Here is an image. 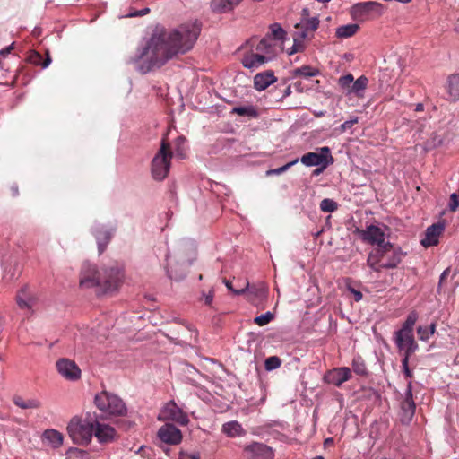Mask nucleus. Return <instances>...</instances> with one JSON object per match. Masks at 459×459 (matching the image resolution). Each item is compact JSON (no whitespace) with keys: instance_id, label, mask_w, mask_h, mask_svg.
Segmentation results:
<instances>
[{"instance_id":"obj_1","label":"nucleus","mask_w":459,"mask_h":459,"mask_svg":"<svg viewBox=\"0 0 459 459\" xmlns=\"http://www.w3.org/2000/svg\"><path fill=\"white\" fill-rule=\"evenodd\" d=\"M200 32L201 24L197 21L182 23L169 30L156 26L148 46L145 47L147 69L159 68L174 56L190 51Z\"/></svg>"},{"instance_id":"obj_2","label":"nucleus","mask_w":459,"mask_h":459,"mask_svg":"<svg viewBox=\"0 0 459 459\" xmlns=\"http://www.w3.org/2000/svg\"><path fill=\"white\" fill-rule=\"evenodd\" d=\"M403 256L401 248L387 241L385 245L375 247L370 251L367 264L373 271L380 273L383 269L397 267L402 262Z\"/></svg>"},{"instance_id":"obj_3","label":"nucleus","mask_w":459,"mask_h":459,"mask_svg":"<svg viewBox=\"0 0 459 459\" xmlns=\"http://www.w3.org/2000/svg\"><path fill=\"white\" fill-rule=\"evenodd\" d=\"M276 56V44L272 42L270 37L263 38L249 51L243 54L241 63L244 67L255 70L269 62Z\"/></svg>"},{"instance_id":"obj_4","label":"nucleus","mask_w":459,"mask_h":459,"mask_svg":"<svg viewBox=\"0 0 459 459\" xmlns=\"http://www.w3.org/2000/svg\"><path fill=\"white\" fill-rule=\"evenodd\" d=\"M418 319L416 311H411L407 316L401 329L394 332V342L399 351L403 355L411 356L418 349V344L414 338L413 329Z\"/></svg>"},{"instance_id":"obj_5","label":"nucleus","mask_w":459,"mask_h":459,"mask_svg":"<svg viewBox=\"0 0 459 459\" xmlns=\"http://www.w3.org/2000/svg\"><path fill=\"white\" fill-rule=\"evenodd\" d=\"M319 20L317 17L309 18V12L307 9H303L302 19L300 22L297 23L293 31V46L288 52L289 55H293L301 52L305 49L304 41L311 39L314 37V32L317 30Z\"/></svg>"},{"instance_id":"obj_6","label":"nucleus","mask_w":459,"mask_h":459,"mask_svg":"<svg viewBox=\"0 0 459 459\" xmlns=\"http://www.w3.org/2000/svg\"><path fill=\"white\" fill-rule=\"evenodd\" d=\"M96 422L89 413L84 418L74 417L67 426L68 434L74 443L88 445L95 432Z\"/></svg>"},{"instance_id":"obj_7","label":"nucleus","mask_w":459,"mask_h":459,"mask_svg":"<svg viewBox=\"0 0 459 459\" xmlns=\"http://www.w3.org/2000/svg\"><path fill=\"white\" fill-rule=\"evenodd\" d=\"M173 152L170 143L163 138L160 146L151 162V176L156 181L164 180L170 169Z\"/></svg>"},{"instance_id":"obj_8","label":"nucleus","mask_w":459,"mask_h":459,"mask_svg":"<svg viewBox=\"0 0 459 459\" xmlns=\"http://www.w3.org/2000/svg\"><path fill=\"white\" fill-rule=\"evenodd\" d=\"M125 279L123 267L117 262L103 266L100 269L99 290L102 293L117 291Z\"/></svg>"},{"instance_id":"obj_9","label":"nucleus","mask_w":459,"mask_h":459,"mask_svg":"<svg viewBox=\"0 0 459 459\" xmlns=\"http://www.w3.org/2000/svg\"><path fill=\"white\" fill-rule=\"evenodd\" d=\"M96 407L108 416H122L126 412V406L117 394L102 391L94 398Z\"/></svg>"},{"instance_id":"obj_10","label":"nucleus","mask_w":459,"mask_h":459,"mask_svg":"<svg viewBox=\"0 0 459 459\" xmlns=\"http://www.w3.org/2000/svg\"><path fill=\"white\" fill-rule=\"evenodd\" d=\"M385 5L376 1L357 3L351 6V15L353 20L364 22L374 20L383 15Z\"/></svg>"},{"instance_id":"obj_11","label":"nucleus","mask_w":459,"mask_h":459,"mask_svg":"<svg viewBox=\"0 0 459 459\" xmlns=\"http://www.w3.org/2000/svg\"><path fill=\"white\" fill-rule=\"evenodd\" d=\"M389 229L383 226L377 225H368L365 230H359L357 228L354 230V233L359 236V238L367 244H370L372 246H376V247H379L382 245H385L387 241H385V238L387 236V231Z\"/></svg>"},{"instance_id":"obj_12","label":"nucleus","mask_w":459,"mask_h":459,"mask_svg":"<svg viewBox=\"0 0 459 459\" xmlns=\"http://www.w3.org/2000/svg\"><path fill=\"white\" fill-rule=\"evenodd\" d=\"M158 419L160 420H173L180 425L186 426L189 422L188 416L177 405L174 401H170L162 408Z\"/></svg>"},{"instance_id":"obj_13","label":"nucleus","mask_w":459,"mask_h":459,"mask_svg":"<svg viewBox=\"0 0 459 459\" xmlns=\"http://www.w3.org/2000/svg\"><path fill=\"white\" fill-rule=\"evenodd\" d=\"M188 266L189 263L181 261L180 257L171 255H167V274L171 280H182L186 274Z\"/></svg>"},{"instance_id":"obj_14","label":"nucleus","mask_w":459,"mask_h":459,"mask_svg":"<svg viewBox=\"0 0 459 459\" xmlns=\"http://www.w3.org/2000/svg\"><path fill=\"white\" fill-rule=\"evenodd\" d=\"M57 372L66 380L76 381L81 377V369L77 364L69 359L62 358L56 360Z\"/></svg>"},{"instance_id":"obj_15","label":"nucleus","mask_w":459,"mask_h":459,"mask_svg":"<svg viewBox=\"0 0 459 459\" xmlns=\"http://www.w3.org/2000/svg\"><path fill=\"white\" fill-rule=\"evenodd\" d=\"M416 410V404L413 401L412 396V385L411 381H409L407 384V388L405 391V396L403 402L401 403V420L404 424H408L411 421Z\"/></svg>"},{"instance_id":"obj_16","label":"nucleus","mask_w":459,"mask_h":459,"mask_svg":"<svg viewBox=\"0 0 459 459\" xmlns=\"http://www.w3.org/2000/svg\"><path fill=\"white\" fill-rule=\"evenodd\" d=\"M247 459H273V450L264 443L253 442L244 448Z\"/></svg>"},{"instance_id":"obj_17","label":"nucleus","mask_w":459,"mask_h":459,"mask_svg":"<svg viewBox=\"0 0 459 459\" xmlns=\"http://www.w3.org/2000/svg\"><path fill=\"white\" fill-rule=\"evenodd\" d=\"M351 377V370L347 367L334 368L326 371L323 381L335 386H341Z\"/></svg>"},{"instance_id":"obj_18","label":"nucleus","mask_w":459,"mask_h":459,"mask_svg":"<svg viewBox=\"0 0 459 459\" xmlns=\"http://www.w3.org/2000/svg\"><path fill=\"white\" fill-rule=\"evenodd\" d=\"M100 271H98L93 265L84 264L80 277V285L83 288H99Z\"/></svg>"},{"instance_id":"obj_19","label":"nucleus","mask_w":459,"mask_h":459,"mask_svg":"<svg viewBox=\"0 0 459 459\" xmlns=\"http://www.w3.org/2000/svg\"><path fill=\"white\" fill-rule=\"evenodd\" d=\"M159 438L169 445H178L182 441V433L172 424H165L158 431Z\"/></svg>"},{"instance_id":"obj_20","label":"nucleus","mask_w":459,"mask_h":459,"mask_svg":"<svg viewBox=\"0 0 459 459\" xmlns=\"http://www.w3.org/2000/svg\"><path fill=\"white\" fill-rule=\"evenodd\" d=\"M114 231L115 229L107 228L104 225H99L94 228L92 233L95 236L100 254H102L106 250L108 243L110 242L113 237Z\"/></svg>"},{"instance_id":"obj_21","label":"nucleus","mask_w":459,"mask_h":459,"mask_svg":"<svg viewBox=\"0 0 459 459\" xmlns=\"http://www.w3.org/2000/svg\"><path fill=\"white\" fill-rule=\"evenodd\" d=\"M445 230L444 223L437 222L428 227L425 231V237L421 239L420 243L423 247H429L437 246L438 244L439 237Z\"/></svg>"},{"instance_id":"obj_22","label":"nucleus","mask_w":459,"mask_h":459,"mask_svg":"<svg viewBox=\"0 0 459 459\" xmlns=\"http://www.w3.org/2000/svg\"><path fill=\"white\" fill-rule=\"evenodd\" d=\"M331 155L330 149L328 147H322L320 152H307L305 153L301 158L300 161L305 166H319L322 163H325V160H329Z\"/></svg>"},{"instance_id":"obj_23","label":"nucleus","mask_w":459,"mask_h":459,"mask_svg":"<svg viewBox=\"0 0 459 459\" xmlns=\"http://www.w3.org/2000/svg\"><path fill=\"white\" fill-rule=\"evenodd\" d=\"M243 288L245 289V293L248 300L255 305L261 302L267 295V288L264 283L251 286L246 283Z\"/></svg>"},{"instance_id":"obj_24","label":"nucleus","mask_w":459,"mask_h":459,"mask_svg":"<svg viewBox=\"0 0 459 459\" xmlns=\"http://www.w3.org/2000/svg\"><path fill=\"white\" fill-rule=\"evenodd\" d=\"M277 78L272 70H267L262 73H258L254 77V88L258 91H264L268 88L271 84L274 83Z\"/></svg>"},{"instance_id":"obj_25","label":"nucleus","mask_w":459,"mask_h":459,"mask_svg":"<svg viewBox=\"0 0 459 459\" xmlns=\"http://www.w3.org/2000/svg\"><path fill=\"white\" fill-rule=\"evenodd\" d=\"M116 431L114 428L96 422L94 435L100 443L109 442L114 438Z\"/></svg>"},{"instance_id":"obj_26","label":"nucleus","mask_w":459,"mask_h":459,"mask_svg":"<svg viewBox=\"0 0 459 459\" xmlns=\"http://www.w3.org/2000/svg\"><path fill=\"white\" fill-rule=\"evenodd\" d=\"M221 432L228 437H243L246 435V430L237 420L224 423L221 427Z\"/></svg>"},{"instance_id":"obj_27","label":"nucleus","mask_w":459,"mask_h":459,"mask_svg":"<svg viewBox=\"0 0 459 459\" xmlns=\"http://www.w3.org/2000/svg\"><path fill=\"white\" fill-rule=\"evenodd\" d=\"M16 301L20 308L30 309L35 303V299L28 292V288H22L16 296Z\"/></svg>"},{"instance_id":"obj_28","label":"nucleus","mask_w":459,"mask_h":459,"mask_svg":"<svg viewBox=\"0 0 459 459\" xmlns=\"http://www.w3.org/2000/svg\"><path fill=\"white\" fill-rule=\"evenodd\" d=\"M43 438L46 439L53 448H58L63 444V435L56 429H47L43 433Z\"/></svg>"},{"instance_id":"obj_29","label":"nucleus","mask_w":459,"mask_h":459,"mask_svg":"<svg viewBox=\"0 0 459 459\" xmlns=\"http://www.w3.org/2000/svg\"><path fill=\"white\" fill-rule=\"evenodd\" d=\"M13 403L22 409H39L41 406L39 400L36 398L24 400L20 395H15L13 398Z\"/></svg>"},{"instance_id":"obj_30","label":"nucleus","mask_w":459,"mask_h":459,"mask_svg":"<svg viewBox=\"0 0 459 459\" xmlns=\"http://www.w3.org/2000/svg\"><path fill=\"white\" fill-rule=\"evenodd\" d=\"M368 80L364 75L359 77L356 81L353 80L351 89H349V93H353L357 97H362L363 92L368 86Z\"/></svg>"},{"instance_id":"obj_31","label":"nucleus","mask_w":459,"mask_h":459,"mask_svg":"<svg viewBox=\"0 0 459 459\" xmlns=\"http://www.w3.org/2000/svg\"><path fill=\"white\" fill-rule=\"evenodd\" d=\"M447 92L452 100L459 99V74H453L448 78Z\"/></svg>"},{"instance_id":"obj_32","label":"nucleus","mask_w":459,"mask_h":459,"mask_svg":"<svg viewBox=\"0 0 459 459\" xmlns=\"http://www.w3.org/2000/svg\"><path fill=\"white\" fill-rule=\"evenodd\" d=\"M285 36L284 30L281 27L280 24L274 23L271 25L270 27V34L266 35L265 37H270L272 39V42L276 44V53L278 52V49L281 48L279 46L278 41L282 39Z\"/></svg>"},{"instance_id":"obj_33","label":"nucleus","mask_w":459,"mask_h":459,"mask_svg":"<svg viewBox=\"0 0 459 459\" xmlns=\"http://www.w3.org/2000/svg\"><path fill=\"white\" fill-rule=\"evenodd\" d=\"M174 152L179 159L186 157V138L183 135L178 136L173 143Z\"/></svg>"},{"instance_id":"obj_34","label":"nucleus","mask_w":459,"mask_h":459,"mask_svg":"<svg viewBox=\"0 0 459 459\" xmlns=\"http://www.w3.org/2000/svg\"><path fill=\"white\" fill-rule=\"evenodd\" d=\"M359 26L355 23L343 25V26L339 27L336 30V36L338 38H342V39L349 38V37L355 35L357 33V31L359 30Z\"/></svg>"},{"instance_id":"obj_35","label":"nucleus","mask_w":459,"mask_h":459,"mask_svg":"<svg viewBox=\"0 0 459 459\" xmlns=\"http://www.w3.org/2000/svg\"><path fill=\"white\" fill-rule=\"evenodd\" d=\"M211 6L213 11L218 13H226L235 7L230 0H212Z\"/></svg>"},{"instance_id":"obj_36","label":"nucleus","mask_w":459,"mask_h":459,"mask_svg":"<svg viewBox=\"0 0 459 459\" xmlns=\"http://www.w3.org/2000/svg\"><path fill=\"white\" fill-rule=\"evenodd\" d=\"M29 61L33 65H41L43 68H46L51 63V58L48 54L47 58L43 60L42 56L39 52L33 51L29 56Z\"/></svg>"},{"instance_id":"obj_37","label":"nucleus","mask_w":459,"mask_h":459,"mask_svg":"<svg viewBox=\"0 0 459 459\" xmlns=\"http://www.w3.org/2000/svg\"><path fill=\"white\" fill-rule=\"evenodd\" d=\"M352 370L359 376H366L368 374L367 366L361 357L353 359Z\"/></svg>"},{"instance_id":"obj_38","label":"nucleus","mask_w":459,"mask_h":459,"mask_svg":"<svg viewBox=\"0 0 459 459\" xmlns=\"http://www.w3.org/2000/svg\"><path fill=\"white\" fill-rule=\"evenodd\" d=\"M233 113L250 117H258V112L253 106L236 107L233 108Z\"/></svg>"},{"instance_id":"obj_39","label":"nucleus","mask_w":459,"mask_h":459,"mask_svg":"<svg viewBox=\"0 0 459 459\" xmlns=\"http://www.w3.org/2000/svg\"><path fill=\"white\" fill-rule=\"evenodd\" d=\"M320 209L325 212H333L338 209V204L332 199L325 198L320 203Z\"/></svg>"},{"instance_id":"obj_40","label":"nucleus","mask_w":459,"mask_h":459,"mask_svg":"<svg viewBox=\"0 0 459 459\" xmlns=\"http://www.w3.org/2000/svg\"><path fill=\"white\" fill-rule=\"evenodd\" d=\"M318 74L316 69H313L308 65H303L294 70V75H300L304 77H313Z\"/></svg>"},{"instance_id":"obj_41","label":"nucleus","mask_w":459,"mask_h":459,"mask_svg":"<svg viewBox=\"0 0 459 459\" xmlns=\"http://www.w3.org/2000/svg\"><path fill=\"white\" fill-rule=\"evenodd\" d=\"M435 332V325L431 324L428 327L419 326L417 329L418 335L420 340L426 341L429 340V337L434 333Z\"/></svg>"},{"instance_id":"obj_42","label":"nucleus","mask_w":459,"mask_h":459,"mask_svg":"<svg viewBox=\"0 0 459 459\" xmlns=\"http://www.w3.org/2000/svg\"><path fill=\"white\" fill-rule=\"evenodd\" d=\"M281 365V359L277 356H271L264 361V368L267 371H271L280 368Z\"/></svg>"},{"instance_id":"obj_43","label":"nucleus","mask_w":459,"mask_h":459,"mask_svg":"<svg viewBox=\"0 0 459 459\" xmlns=\"http://www.w3.org/2000/svg\"><path fill=\"white\" fill-rule=\"evenodd\" d=\"M353 82V75L349 74L343 76H341L338 80V84L341 88L347 91V93H349V89H351V86Z\"/></svg>"},{"instance_id":"obj_44","label":"nucleus","mask_w":459,"mask_h":459,"mask_svg":"<svg viewBox=\"0 0 459 459\" xmlns=\"http://www.w3.org/2000/svg\"><path fill=\"white\" fill-rule=\"evenodd\" d=\"M298 161H299V160L296 159L293 161L288 162L287 164H285V165H283V166H281L280 168L273 169H269V170L266 171V175L267 176L280 175V174L287 171L290 167L295 165Z\"/></svg>"},{"instance_id":"obj_45","label":"nucleus","mask_w":459,"mask_h":459,"mask_svg":"<svg viewBox=\"0 0 459 459\" xmlns=\"http://www.w3.org/2000/svg\"><path fill=\"white\" fill-rule=\"evenodd\" d=\"M273 317L274 316L273 313L266 312L265 314L255 317L254 322L259 326H264L269 324L273 319Z\"/></svg>"},{"instance_id":"obj_46","label":"nucleus","mask_w":459,"mask_h":459,"mask_svg":"<svg viewBox=\"0 0 459 459\" xmlns=\"http://www.w3.org/2000/svg\"><path fill=\"white\" fill-rule=\"evenodd\" d=\"M411 356L403 355V358L402 359V368L403 374L405 375L406 378H411L412 377V372L409 368V359Z\"/></svg>"},{"instance_id":"obj_47","label":"nucleus","mask_w":459,"mask_h":459,"mask_svg":"<svg viewBox=\"0 0 459 459\" xmlns=\"http://www.w3.org/2000/svg\"><path fill=\"white\" fill-rule=\"evenodd\" d=\"M459 195L455 193L450 195L449 208L451 212H455L459 209Z\"/></svg>"},{"instance_id":"obj_48","label":"nucleus","mask_w":459,"mask_h":459,"mask_svg":"<svg viewBox=\"0 0 459 459\" xmlns=\"http://www.w3.org/2000/svg\"><path fill=\"white\" fill-rule=\"evenodd\" d=\"M329 160H325V163H322L320 164L319 166H317L318 168H316L314 171H313V175H319L321 174L324 169L330 164H333V156H329Z\"/></svg>"},{"instance_id":"obj_49","label":"nucleus","mask_w":459,"mask_h":459,"mask_svg":"<svg viewBox=\"0 0 459 459\" xmlns=\"http://www.w3.org/2000/svg\"><path fill=\"white\" fill-rule=\"evenodd\" d=\"M178 459H200V454H189L186 452H180L178 455Z\"/></svg>"},{"instance_id":"obj_50","label":"nucleus","mask_w":459,"mask_h":459,"mask_svg":"<svg viewBox=\"0 0 459 459\" xmlns=\"http://www.w3.org/2000/svg\"><path fill=\"white\" fill-rule=\"evenodd\" d=\"M359 121L358 117H355L353 119H351V120H348V121H345L343 124H342L341 126V129L342 132L348 130V129H351L353 125L357 124Z\"/></svg>"},{"instance_id":"obj_51","label":"nucleus","mask_w":459,"mask_h":459,"mask_svg":"<svg viewBox=\"0 0 459 459\" xmlns=\"http://www.w3.org/2000/svg\"><path fill=\"white\" fill-rule=\"evenodd\" d=\"M224 282H225V285L227 286V288H228L230 291H232L233 293L238 294V295H239V294H244V293H245V289H244V288H241V289H239V290H235V289L233 288V286H232V282H231L230 281L225 280V281H224Z\"/></svg>"},{"instance_id":"obj_52","label":"nucleus","mask_w":459,"mask_h":459,"mask_svg":"<svg viewBox=\"0 0 459 459\" xmlns=\"http://www.w3.org/2000/svg\"><path fill=\"white\" fill-rule=\"evenodd\" d=\"M351 292L353 294V298L355 301H359L362 299V293L359 290L351 288Z\"/></svg>"},{"instance_id":"obj_53","label":"nucleus","mask_w":459,"mask_h":459,"mask_svg":"<svg viewBox=\"0 0 459 459\" xmlns=\"http://www.w3.org/2000/svg\"><path fill=\"white\" fill-rule=\"evenodd\" d=\"M450 273V268H446L440 275L439 286L446 281Z\"/></svg>"},{"instance_id":"obj_54","label":"nucleus","mask_w":459,"mask_h":459,"mask_svg":"<svg viewBox=\"0 0 459 459\" xmlns=\"http://www.w3.org/2000/svg\"><path fill=\"white\" fill-rule=\"evenodd\" d=\"M213 299V292L210 291L207 295H204V303L205 305L210 306Z\"/></svg>"},{"instance_id":"obj_55","label":"nucleus","mask_w":459,"mask_h":459,"mask_svg":"<svg viewBox=\"0 0 459 459\" xmlns=\"http://www.w3.org/2000/svg\"><path fill=\"white\" fill-rule=\"evenodd\" d=\"M13 43L12 45L8 46L7 48L2 49L0 51V56H5L6 55H8L11 52V50L13 49Z\"/></svg>"},{"instance_id":"obj_56","label":"nucleus","mask_w":459,"mask_h":459,"mask_svg":"<svg viewBox=\"0 0 459 459\" xmlns=\"http://www.w3.org/2000/svg\"><path fill=\"white\" fill-rule=\"evenodd\" d=\"M143 56V49H139V53L137 54L136 58H132V61L135 64H138L140 59Z\"/></svg>"},{"instance_id":"obj_57","label":"nucleus","mask_w":459,"mask_h":459,"mask_svg":"<svg viewBox=\"0 0 459 459\" xmlns=\"http://www.w3.org/2000/svg\"><path fill=\"white\" fill-rule=\"evenodd\" d=\"M143 10H139L135 13H130L126 15V17H134V16H143Z\"/></svg>"},{"instance_id":"obj_58","label":"nucleus","mask_w":459,"mask_h":459,"mask_svg":"<svg viewBox=\"0 0 459 459\" xmlns=\"http://www.w3.org/2000/svg\"><path fill=\"white\" fill-rule=\"evenodd\" d=\"M290 93H291V86H290V85H289V86H287V87L285 88L284 92H283V96H282V97H283V98H286V97H288L289 95H290Z\"/></svg>"},{"instance_id":"obj_59","label":"nucleus","mask_w":459,"mask_h":459,"mask_svg":"<svg viewBox=\"0 0 459 459\" xmlns=\"http://www.w3.org/2000/svg\"><path fill=\"white\" fill-rule=\"evenodd\" d=\"M294 88H295V90H296V91H303V89H302V87H301V82H295V83H294Z\"/></svg>"},{"instance_id":"obj_60","label":"nucleus","mask_w":459,"mask_h":459,"mask_svg":"<svg viewBox=\"0 0 459 459\" xmlns=\"http://www.w3.org/2000/svg\"><path fill=\"white\" fill-rule=\"evenodd\" d=\"M183 325H186V330H187L188 332H190V333H192V332H193V329H192V327H191V325H186V324H185V323H183ZM189 339H190V340L192 339V333H190Z\"/></svg>"},{"instance_id":"obj_61","label":"nucleus","mask_w":459,"mask_h":459,"mask_svg":"<svg viewBox=\"0 0 459 459\" xmlns=\"http://www.w3.org/2000/svg\"><path fill=\"white\" fill-rule=\"evenodd\" d=\"M455 30L459 33V18L457 19V21L455 22Z\"/></svg>"},{"instance_id":"obj_62","label":"nucleus","mask_w":459,"mask_h":459,"mask_svg":"<svg viewBox=\"0 0 459 459\" xmlns=\"http://www.w3.org/2000/svg\"><path fill=\"white\" fill-rule=\"evenodd\" d=\"M182 337L184 339L180 340V341H178L176 343H180V342H186V340H187V337L186 336V334H183Z\"/></svg>"},{"instance_id":"obj_63","label":"nucleus","mask_w":459,"mask_h":459,"mask_svg":"<svg viewBox=\"0 0 459 459\" xmlns=\"http://www.w3.org/2000/svg\"><path fill=\"white\" fill-rule=\"evenodd\" d=\"M242 0H230L234 6L238 5Z\"/></svg>"},{"instance_id":"obj_64","label":"nucleus","mask_w":459,"mask_h":459,"mask_svg":"<svg viewBox=\"0 0 459 459\" xmlns=\"http://www.w3.org/2000/svg\"><path fill=\"white\" fill-rule=\"evenodd\" d=\"M313 459H324V457L323 456H316V457H315Z\"/></svg>"}]
</instances>
